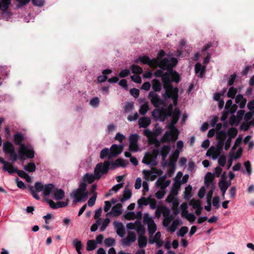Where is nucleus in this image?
Segmentation results:
<instances>
[{
	"instance_id": "50",
	"label": "nucleus",
	"mask_w": 254,
	"mask_h": 254,
	"mask_svg": "<svg viewBox=\"0 0 254 254\" xmlns=\"http://www.w3.org/2000/svg\"><path fill=\"white\" fill-rule=\"evenodd\" d=\"M157 227L155 223L148 225V230L150 235L151 236L156 231Z\"/></svg>"
},
{
	"instance_id": "32",
	"label": "nucleus",
	"mask_w": 254,
	"mask_h": 254,
	"mask_svg": "<svg viewBox=\"0 0 254 254\" xmlns=\"http://www.w3.org/2000/svg\"><path fill=\"white\" fill-rule=\"evenodd\" d=\"M138 243L139 248L145 247L147 243L146 237L144 236H138Z\"/></svg>"
},
{
	"instance_id": "46",
	"label": "nucleus",
	"mask_w": 254,
	"mask_h": 254,
	"mask_svg": "<svg viewBox=\"0 0 254 254\" xmlns=\"http://www.w3.org/2000/svg\"><path fill=\"white\" fill-rule=\"evenodd\" d=\"M189 204L194 208H198L201 207V202L199 200H195L194 198L192 199L189 202Z\"/></svg>"
},
{
	"instance_id": "15",
	"label": "nucleus",
	"mask_w": 254,
	"mask_h": 254,
	"mask_svg": "<svg viewBox=\"0 0 254 254\" xmlns=\"http://www.w3.org/2000/svg\"><path fill=\"white\" fill-rule=\"evenodd\" d=\"M125 217L127 220H131L134 219H141L142 218V212L139 211L135 214L134 212H128L125 215Z\"/></svg>"
},
{
	"instance_id": "13",
	"label": "nucleus",
	"mask_w": 254,
	"mask_h": 254,
	"mask_svg": "<svg viewBox=\"0 0 254 254\" xmlns=\"http://www.w3.org/2000/svg\"><path fill=\"white\" fill-rule=\"evenodd\" d=\"M114 225L117 234L121 238H123L125 235V229L123 223L115 221L114 222Z\"/></svg>"
},
{
	"instance_id": "60",
	"label": "nucleus",
	"mask_w": 254,
	"mask_h": 254,
	"mask_svg": "<svg viewBox=\"0 0 254 254\" xmlns=\"http://www.w3.org/2000/svg\"><path fill=\"white\" fill-rule=\"evenodd\" d=\"M110 222V220L108 218H106L104 221H103L101 227H100V231L103 232L104 231L106 227L108 226Z\"/></svg>"
},
{
	"instance_id": "11",
	"label": "nucleus",
	"mask_w": 254,
	"mask_h": 254,
	"mask_svg": "<svg viewBox=\"0 0 254 254\" xmlns=\"http://www.w3.org/2000/svg\"><path fill=\"white\" fill-rule=\"evenodd\" d=\"M19 148V149H21V151L27 158L33 159L34 158L35 151L33 148H29L28 146L25 144L21 145Z\"/></svg>"
},
{
	"instance_id": "59",
	"label": "nucleus",
	"mask_w": 254,
	"mask_h": 254,
	"mask_svg": "<svg viewBox=\"0 0 254 254\" xmlns=\"http://www.w3.org/2000/svg\"><path fill=\"white\" fill-rule=\"evenodd\" d=\"M139 149V147L137 143H129V150L130 151L136 152Z\"/></svg>"
},
{
	"instance_id": "64",
	"label": "nucleus",
	"mask_w": 254,
	"mask_h": 254,
	"mask_svg": "<svg viewBox=\"0 0 254 254\" xmlns=\"http://www.w3.org/2000/svg\"><path fill=\"white\" fill-rule=\"evenodd\" d=\"M118 167H125L126 166V161L122 158H118L115 160Z\"/></svg>"
},
{
	"instance_id": "37",
	"label": "nucleus",
	"mask_w": 254,
	"mask_h": 254,
	"mask_svg": "<svg viewBox=\"0 0 254 254\" xmlns=\"http://www.w3.org/2000/svg\"><path fill=\"white\" fill-rule=\"evenodd\" d=\"M11 0H1L0 1L1 10L6 11L11 3Z\"/></svg>"
},
{
	"instance_id": "20",
	"label": "nucleus",
	"mask_w": 254,
	"mask_h": 254,
	"mask_svg": "<svg viewBox=\"0 0 254 254\" xmlns=\"http://www.w3.org/2000/svg\"><path fill=\"white\" fill-rule=\"evenodd\" d=\"M160 121L164 122L168 117H171V114L167 113V111L164 110V108L159 109L157 110Z\"/></svg>"
},
{
	"instance_id": "10",
	"label": "nucleus",
	"mask_w": 254,
	"mask_h": 254,
	"mask_svg": "<svg viewBox=\"0 0 254 254\" xmlns=\"http://www.w3.org/2000/svg\"><path fill=\"white\" fill-rule=\"evenodd\" d=\"M123 150V146L122 145L113 144L110 147V157L112 158L116 157L121 154Z\"/></svg>"
},
{
	"instance_id": "42",
	"label": "nucleus",
	"mask_w": 254,
	"mask_h": 254,
	"mask_svg": "<svg viewBox=\"0 0 254 254\" xmlns=\"http://www.w3.org/2000/svg\"><path fill=\"white\" fill-rule=\"evenodd\" d=\"M143 222L144 224H147V225L151 224H154V223L153 219L149 216L148 213H147L144 214Z\"/></svg>"
},
{
	"instance_id": "63",
	"label": "nucleus",
	"mask_w": 254,
	"mask_h": 254,
	"mask_svg": "<svg viewBox=\"0 0 254 254\" xmlns=\"http://www.w3.org/2000/svg\"><path fill=\"white\" fill-rule=\"evenodd\" d=\"M127 237L131 243L134 242L136 239V236L135 233L132 231L128 232V235Z\"/></svg>"
},
{
	"instance_id": "44",
	"label": "nucleus",
	"mask_w": 254,
	"mask_h": 254,
	"mask_svg": "<svg viewBox=\"0 0 254 254\" xmlns=\"http://www.w3.org/2000/svg\"><path fill=\"white\" fill-rule=\"evenodd\" d=\"M131 71L133 73L141 74L143 72L142 68L139 65L133 64L131 66Z\"/></svg>"
},
{
	"instance_id": "3",
	"label": "nucleus",
	"mask_w": 254,
	"mask_h": 254,
	"mask_svg": "<svg viewBox=\"0 0 254 254\" xmlns=\"http://www.w3.org/2000/svg\"><path fill=\"white\" fill-rule=\"evenodd\" d=\"M54 188V185L53 184L44 185L41 182H37L33 187L29 186L28 188L32 196L36 200H39L40 197L38 192L42 191L43 196L46 197L51 194Z\"/></svg>"
},
{
	"instance_id": "1",
	"label": "nucleus",
	"mask_w": 254,
	"mask_h": 254,
	"mask_svg": "<svg viewBox=\"0 0 254 254\" xmlns=\"http://www.w3.org/2000/svg\"><path fill=\"white\" fill-rule=\"evenodd\" d=\"M110 161H105L104 163H98L94 171V175L86 173L83 177L82 181L89 184L92 183L95 180H99L102 175L107 174L109 170Z\"/></svg>"
},
{
	"instance_id": "56",
	"label": "nucleus",
	"mask_w": 254,
	"mask_h": 254,
	"mask_svg": "<svg viewBox=\"0 0 254 254\" xmlns=\"http://www.w3.org/2000/svg\"><path fill=\"white\" fill-rule=\"evenodd\" d=\"M87 184L83 181H82L79 185L78 188L76 189V190L83 192H87L86 191L87 188Z\"/></svg>"
},
{
	"instance_id": "52",
	"label": "nucleus",
	"mask_w": 254,
	"mask_h": 254,
	"mask_svg": "<svg viewBox=\"0 0 254 254\" xmlns=\"http://www.w3.org/2000/svg\"><path fill=\"white\" fill-rule=\"evenodd\" d=\"M97 196V192H94L93 195L89 198V199L88 201V205L89 206L91 207L95 204Z\"/></svg>"
},
{
	"instance_id": "28",
	"label": "nucleus",
	"mask_w": 254,
	"mask_h": 254,
	"mask_svg": "<svg viewBox=\"0 0 254 254\" xmlns=\"http://www.w3.org/2000/svg\"><path fill=\"white\" fill-rule=\"evenodd\" d=\"M181 185V183L180 181H176L172 187L171 193L173 195H177L180 189Z\"/></svg>"
},
{
	"instance_id": "30",
	"label": "nucleus",
	"mask_w": 254,
	"mask_h": 254,
	"mask_svg": "<svg viewBox=\"0 0 254 254\" xmlns=\"http://www.w3.org/2000/svg\"><path fill=\"white\" fill-rule=\"evenodd\" d=\"M131 191L129 189L126 188L124 191L123 197L120 199L121 201L123 202L126 200L129 199L131 196Z\"/></svg>"
},
{
	"instance_id": "51",
	"label": "nucleus",
	"mask_w": 254,
	"mask_h": 254,
	"mask_svg": "<svg viewBox=\"0 0 254 254\" xmlns=\"http://www.w3.org/2000/svg\"><path fill=\"white\" fill-rule=\"evenodd\" d=\"M192 190V187L190 185H189L185 188V198L188 199L191 196V191Z\"/></svg>"
},
{
	"instance_id": "53",
	"label": "nucleus",
	"mask_w": 254,
	"mask_h": 254,
	"mask_svg": "<svg viewBox=\"0 0 254 254\" xmlns=\"http://www.w3.org/2000/svg\"><path fill=\"white\" fill-rule=\"evenodd\" d=\"M148 109L149 107L148 104L147 103H145L141 105L139 110V112L141 115H144L147 112Z\"/></svg>"
},
{
	"instance_id": "25",
	"label": "nucleus",
	"mask_w": 254,
	"mask_h": 254,
	"mask_svg": "<svg viewBox=\"0 0 254 254\" xmlns=\"http://www.w3.org/2000/svg\"><path fill=\"white\" fill-rule=\"evenodd\" d=\"M10 170L11 171L12 173H8L10 175H12L14 174V173H17L18 176L24 179L26 178V177H27V174L25 173L23 170H18L17 168H14L13 166H12V168L10 169Z\"/></svg>"
},
{
	"instance_id": "4",
	"label": "nucleus",
	"mask_w": 254,
	"mask_h": 254,
	"mask_svg": "<svg viewBox=\"0 0 254 254\" xmlns=\"http://www.w3.org/2000/svg\"><path fill=\"white\" fill-rule=\"evenodd\" d=\"M164 90V93L162 94L164 99L166 101L169 99H171L173 102V105L177 106L179 99V88L174 87L172 85Z\"/></svg>"
},
{
	"instance_id": "39",
	"label": "nucleus",
	"mask_w": 254,
	"mask_h": 254,
	"mask_svg": "<svg viewBox=\"0 0 254 254\" xmlns=\"http://www.w3.org/2000/svg\"><path fill=\"white\" fill-rule=\"evenodd\" d=\"M161 59L156 58L150 59V62L148 64V65L151 68H156L157 66L159 67L160 62Z\"/></svg>"
},
{
	"instance_id": "33",
	"label": "nucleus",
	"mask_w": 254,
	"mask_h": 254,
	"mask_svg": "<svg viewBox=\"0 0 254 254\" xmlns=\"http://www.w3.org/2000/svg\"><path fill=\"white\" fill-rule=\"evenodd\" d=\"M36 165L33 162L28 163L24 167V169L29 173H33L36 170Z\"/></svg>"
},
{
	"instance_id": "5",
	"label": "nucleus",
	"mask_w": 254,
	"mask_h": 254,
	"mask_svg": "<svg viewBox=\"0 0 254 254\" xmlns=\"http://www.w3.org/2000/svg\"><path fill=\"white\" fill-rule=\"evenodd\" d=\"M164 70L162 69H157L154 73V75L156 77H161L162 82L163 83V87L165 89L170 86L172 85V83L175 82V80L173 76L170 74L169 72H166L164 73Z\"/></svg>"
},
{
	"instance_id": "26",
	"label": "nucleus",
	"mask_w": 254,
	"mask_h": 254,
	"mask_svg": "<svg viewBox=\"0 0 254 254\" xmlns=\"http://www.w3.org/2000/svg\"><path fill=\"white\" fill-rule=\"evenodd\" d=\"M153 92L156 93L159 92L161 90L162 85L158 79H154L152 81Z\"/></svg>"
},
{
	"instance_id": "18",
	"label": "nucleus",
	"mask_w": 254,
	"mask_h": 254,
	"mask_svg": "<svg viewBox=\"0 0 254 254\" xmlns=\"http://www.w3.org/2000/svg\"><path fill=\"white\" fill-rule=\"evenodd\" d=\"M179 151L176 149L173 155L170 157L168 166L171 167H175V163L177 162V159L179 156Z\"/></svg>"
},
{
	"instance_id": "57",
	"label": "nucleus",
	"mask_w": 254,
	"mask_h": 254,
	"mask_svg": "<svg viewBox=\"0 0 254 254\" xmlns=\"http://www.w3.org/2000/svg\"><path fill=\"white\" fill-rule=\"evenodd\" d=\"M171 147L170 145H164L160 150V153L168 154L170 152Z\"/></svg>"
},
{
	"instance_id": "7",
	"label": "nucleus",
	"mask_w": 254,
	"mask_h": 254,
	"mask_svg": "<svg viewBox=\"0 0 254 254\" xmlns=\"http://www.w3.org/2000/svg\"><path fill=\"white\" fill-rule=\"evenodd\" d=\"M148 98L150 100L151 104L156 108H158L160 106H166V103L160 98L159 95L154 92H149Z\"/></svg>"
},
{
	"instance_id": "62",
	"label": "nucleus",
	"mask_w": 254,
	"mask_h": 254,
	"mask_svg": "<svg viewBox=\"0 0 254 254\" xmlns=\"http://www.w3.org/2000/svg\"><path fill=\"white\" fill-rule=\"evenodd\" d=\"M188 228L187 226H183L179 230L178 235L181 237H184L188 232Z\"/></svg>"
},
{
	"instance_id": "31",
	"label": "nucleus",
	"mask_w": 254,
	"mask_h": 254,
	"mask_svg": "<svg viewBox=\"0 0 254 254\" xmlns=\"http://www.w3.org/2000/svg\"><path fill=\"white\" fill-rule=\"evenodd\" d=\"M135 223L136 224V229L137 232L139 234V236H144L145 233V229L143 226H142L141 223L139 221H136Z\"/></svg>"
},
{
	"instance_id": "24",
	"label": "nucleus",
	"mask_w": 254,
	"mask_h": 254,
	"mask_svg": "<svg viewBox=\"0 0 254 254\" xmlns=\"http://www.w3.org/2000/svg\"><path fill=\"white\" fill-rule=\"evenodd\" d=\"M151 121L148 117H142L139 119L138 121V125L140 127L146 128L150 125Z\"/></svg>"
},
{
	"instance_id": "49",
	"label": "nucleus",
	"mask_w": 254,
	"mask_h": 254,
	"mask_svg": "<svg viewBox=\"0 0 254 254\" xmlns=\"http://www.w3.org/2000/svg\"><path fill=\"white\" fill-rule=\"evenodd\" d=\"M227 134L224 130H221L219 132H217L216 135V138L219 140H223V141H225L226 138Z\"/></svg>"
},
{
	"instance_id": "2",
	"label": "nucleus",
	"mask_w": 254,
	"mask_h": 254,
	"mask_svg": "<svg viewBox=\"0 0 254 254\" xmlns=\"http://www.w3.org/2000/svg\"><path fill=\"white\" fill-rule=\"evenodd\" d=\"M178 60L176 58L172 57L170 59L168 58H164L161 59L159 67L162 70H167L169 72L170 74L173 76V80H175V82L178 83L180 81V76L179 74L173 68L177 65L178 64Z\"/></svg>"
},
{
	"instance_id": "48",
	"label": "nucleus",
	"mask_w": 254,
	"mask_h": 254,
	"mask_svg": "<svg viewBox=\"0 0 254 254\" xmlns=\"http://www.w3.org/2000/svg\"><path fill=\"white\" fill-rule=\"evenodd\" d=\"M240 122L238 119L234 115H232L229 119V124L231 126H237Z\"/></svg>"
},
{
	"instance_id": "47",
	"label": "nucleus",
	"mask_w": 254,
	"mask_h": 254,
	"mask_svg": "<svg viewBox=\"0 0 254 254\" xmlns=\"http://www.w3.org/2000/svg\"><path fill=\"white\" fill-rule=\"evenodd\" d=\"M150 196L146 198L144 197H142L141 198L138 200L137 203L139 207L141 206L142 205H147L149 203V199Z\"/></svg>"
},
{
	"instance_id": "23",
	"label": "nucleus",
	"mask_w": 254,
	"mask_h": 254,
	"mask_svg": "<svg viewBox=\"0 0 254 254\" xmlns=\"http://www.w3.org/2000/svg\"><path fill=\"white\" fill-rule=\"evenodd\" d=\"M13 140L14 143L20 147L23 144L22 142L24 140V136L21 133L17 132L14 135Z\"/></svg>"
},
{
	"instance_id": "16",
	"label": "nucleus",
	"mask_w": 254,
	"mask_h": 254,
	"mask_svg": "<svg viewBox=\"0 0 254 254\" xmlns=\"http://www.w3.org/2000/svg\"><path fill=\"white\" fill-rule=\"evenodd\" d=\"M52 191H54V195L56 200H61L64 197L65 193L62 189L54 187Z\"/></svg>"
},
{
	"instance_id": "27",
	"label": "nucleus",
	"mask_w": 254,
	"mask_h": 254,
	"mask_svg": "<svg viewBox=\"0 0 254 254\" xmlns=\"http://www.w3.org/2000/svg\"><path fill=\"white\" fill-rule=\"evenodd\" d=\"M143 134L147 137L149 144H152L153 142H152V139H156L154 133L150 130L146 129L144 130Z\"/></svg>"
},
{
	"instance_id": "41",
	"label": "nucleus",
	"mask_w": 254,
	"mask_h": 254,
	"mask_svg": "<svg viewBox=\"0 0 254 254\" xmlns=\"http://www.w3.org/2000/svg\"><path fill=\"white\" fill-rule=\"evenodd\" d=\"M175 219V217L173 215H171L170 216H168V217H164V219L163 221V225L165 227H168L171 222L174 220Z\"/></svg>"
},
{
	"instance_id": "38",
	"label": "nucleus",
	"mask_w": 254,
	"mask_h": 254,
	"mask_svg": "<svg viewBox=\"0 0 254 254\" xmlns=\"http://www.w3.org/2000/svg\"><path fill=\"white\" fill-rule=\"evenodd\" d=\"M172 209L174 215H177L180 213V208H179V202L177 199L174 200L173 202Z\"/></svg>"
},
{
	"instance_id": "34",
	"label": "nucleus",
	"mask_w": 254,
	"mask_h": 254,
	"mask_svg": "<svg viewBox=\"0 0 254 254\" xmlns=\"http://www.w3.org/2000/svg\"><path fill=\"white\" fill-rule=\"evenodd\" d=\"M97 247V244L94 240H88L87 242L86 250L92 251L95 250Z\"/></svg>"
},
{
	"instance_id": "29",
	"label": "nucleus",
	"mask_w": 254,
	"mask_h": 254,
	"mask_svg": "<svg viewBox=\"0 0 254 254\" xmlns=\"http://www.w3.org/2000/svg\"><path fill=\"white\" fill-rule=\"evenodd\" d=\"M150 62V59L147 56H140L135 61L137 64L142 63L144 64H148Z\"/></svg>"
},
{
	"instance_id": "9",
	"label": "nucleus",
	"mask_w": 254,
	"mask_h": 254,
	"mask_svg": "<svg viewBox=\"0 0 254 254\" xmlns=\"http://www.w3.org/2000/svg\"><path fill=\"white\" fill-rule=\"evenodd\" d=\"M176 132L174 129H170V131H167L160 139L162 143L169 142L171 141H176L177 139H175Z\"/></svg>"
},
{
	"instance_id": "8",
	"label": "nucleus",
	"mask_w": 254,
	"mask_h": 254,
	"mask_svg": "<svg viewBox=\"0 0 254 254\" xmlns=\"http://www.w3.org/2000/svg\"><path fill=\"white\" fill-rule=\"evenodd\" d=\"M88 192H83L76 190H73L70 193V196L74 197L73 203H76L78 202H84L88 197Z\"/></svg>"
},
{
	"instance_id": "36",
	"label": "nucleus",
	"mask_w": 254,
	"mask_h": 254,
	"mask_svg": "<svg viewBox=\"0 0 254 254\" xmlns=\"http://www.w3.org/2000/svg\"><path fill=\"white\" fill-rule=\"evenodd\" d=\"M108 157L109 159H112V157H110V151L108 148H104L100 152V157L102 159H105L106 157Z\"/></svg>"
},
{
	"instance_id": "35",
	"label": "nucleus",
	"mask_w": 254,
	"mask_h": 254,
	"mask_svg": "<svg viewBox=\"0 0 254 254\" xmlns=\"http://www.w3.org/2000/svg\"><path fill=\"white\" fill-rule=\"evenodd\" d=\"M205 71V66H201V64L199 63H197L195 65V72L196 73H198L199 71L200 77H202V75L204 73Z\"/></svg>"
},
{
	"instance_id": "22",
	"label": "nucleus",
	"mask_w": 254,
	"mask_h": 254,
	"mask_svg": "<svg viewBox=\"0 0 254 254\" xmlns=\"http://www.w3.org/2000/svg\"><path fill=\"white\" fill-rule=\"evenodd\" d=\"M15 149L14 145L9 141H6L3 143V151L5 154H8Z\"/></svg>"
},
{
	"instance_id": "19",
	"label": "nucleus",
	"mask_w": 254,
	"mask_h": 254,
	"mask_svg": "<svg viewBox=\"0 0 254 254\" xmlns=\"http://www.w3.org/2000/svg\"><path fill=\"white\" fill-rule=\"evenodd\" d=\"M214 179V175L211 172H208L204 177V184L206 187H208L210 184L214 185L213 183Z\"/></svg>"
},
{
	"instance_id": "55",
	"label": "nucleus",
	"mask_w": 254,
	"mask_h": 254,
	"mask_svg": "<svg viewBox=\"0 0 254 254\" xmlns=\"http://www.w3.org/2000/svg\"><path fill=\"white\" fill-rule=\"evenodd\" d=\"M105 245L109 247L115 244V240L112 238H106L104 241Z\"/></svg>"
},
{
	"instance_id": "14",
	"label": "nucleus",
	"mask_w": 254,
	"mask_h": 254,
	"mask_svg": "<svg viewBox=\"0 0 254 254\" xmlns=\"http://www.w3.org/2000/svg\"><path fill=\"white\" fill-rule=\"evenodd\" d=\"M166 176H163L162 178H159L156 182V185L157 187H160L161 190H165L168 187L170 184V180H165Z\"/></svg>"
},
{
	"instance_id": "54",
	"label": "nucleus",
	"mask_w": 254,
	"mask_h": 254,
	"mask_svg": "<svg viewBox=\"0 0 254 254\" xmlns=\"http://www.w3.org/2000/svg\"><path fill=\"white\" fill-rule=\"evenodd\" d=\"M10 155V159L13 162H16L18 159V156L14 149L12 151L8 153Z\"/></svg>"
},
{
	"instance_id": "61",
	"label": "nucleus",
	"mask_w": 254,
	"mask_h": 254,
	"mask_svg": "<svg viewBox=\"0 0 254 254\" xmlns=\"http://www.w3.org/2000/svg\"><path fill=\"white\" fill-rule=\"evenodd\" d=\"M244 166L246 168V170L247 172V173L249 175H250L252 173V167L251 165V162L250 161L248 160L244 163Z\"/></svg>"
},
{
	"instance_id": "21",
	"label": "nucleus",
	"mask_w": 254,
	"mask_h": 254,
	"mask_svg": "<svg viewBox=\"0 0 254 254\" xmlns=\"http://www.w3.org/2000/svg\"><path fill=\"white\" fill-rule=\"evenodd\" d=\"M235 102L236 103L239 104L241 109H243L246 106L247 99L244 98L243 95L238 94L236 97Z\"/></svg>"
},
{
	"instance_id": "6",
	"label": "nucleus",
	"mask_w": 254,
	"mask_h": 254,
	"mask_svg": "<svg viewBox=\"0 0 254 254\" xmlns=\"http://www.w3.org/2000/svg\"><path fill=\"white\" fill-rule=\"evenodd\" d=\"M180 116V111L179 109L176 108L174 110V113L171 117H172L171 123L167 126V128L169 129H174L175 131L176 132L175 139H177L179 136V130L175 127V125L177 123Z\"/></svg>"
},
{
	"instance_id": "12",
	"label": "nucleus",
	"mask_w": 254,
	"mask_h": 254,
	"mask_svg": "<svg viewBox=\"0 0 254 254\" xmlns=\"http://www.w3.org/2000/svg\"><path fill=\"white\" fill-rule=\"evenodd\" d=\"M122 207V204L120 203L116 204L114 205L111 211L109 212H108L106 214V216H111L113 215L114 216L117 217L120 215L122 214V210L121 208Z\"/></svg>"
},
{
	"instance_id": "45",
	"label": "nucleus",
	"mask_w": 254,
	"mask_h": 254,
	"mask_svg": "<svg viewBox=\"0 0 254 254\" xmlns=\"http://www.w3.org/2000/svg\"><path fill=\"white\" fill-rule=\"evenodd\" d=\"M237 93V89L234 87H231L228 90L227 93V96L228 98L233 99L235 98Z\"/></svg>"
},
{
	"instance_id": "58",
	"label": "nucleus",
	"mask_w": 254,
	"mask_h": 254,
	"mask_svg": "<svg viewBox=\"0 0 254 254\" xmlns=\"http://www.w3.org/2000/svg\"><path fill=\"white\" fill-rule=\"evenodd\" d=\"M142 162L146 165H150L151 166H156L157 165L156 159L152 158L150 161H146L145 159H142Z\"/></svg>"
},
{
	"instance_id": "17",
	"label": "nucleus",
	"mask_w": 254,
	"mask_h": 254,
	"mask_svg": "<svg viewBox=\"0 0 254 254\" xmlns=\"http://www.w3.org/2000/svg\"><path fill=\"white\" fill-rule=\"evenodd\" d=\"M0 163L3 165L2 168L3 171H7L8 173H12L11 171L10 170V169L13 166L12 163L5 161L4 159L1 157H0Z\"/></svg>"
},
{
	"instance_id": "43",
	"label": "nucleus",
	"mask_w": 254,
	"mask_h": 254,
	"mask_svg": "<svg viewBox=\"0 0 254 254\" xmlns=\"http://www.w3.org/2000/svg\"><path fill=\"white\" fill-rule=\"evenodd\" d=\"M181 224V222L178 219L174 220L172 224V225L170 227L168 230L171 232H174L178 225Z\"/></svg>"
},
{
	"instance_id": "40",
	"label": "nucleus",
	"mask_w": 254,
	"mask_h": 254,
	"mask_svg": "<svg viewBox=\"0 0 254 254\" xmlns=\"http://www.w3.org/2000/svg\"><path fill=\"white\" fill-rule=\"evenodd\" d=\"M72 244L75 248L76 252L81 251L83 248V245L81 242L77 239H75L72 242Z\"/></svg>"
}]
</instances>
